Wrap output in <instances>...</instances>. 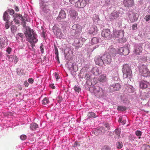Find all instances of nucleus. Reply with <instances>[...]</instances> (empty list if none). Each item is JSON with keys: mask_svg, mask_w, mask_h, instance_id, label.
Instances as JSON below:
<instances>
[{"mask_svg": "<svg viewBox=\"0 0 150 150\" xmlns=\"http://www.w3.org/2000/svg\"><path fill=\"white\" fill-rule=\"evenodd\" d=\"M20 18H21V20L23 22L25 21V17H23L21 15V16L20 17Z\"/></svg>", "mask_w": 150, "mask_h": 150, "instance_id": "obj_57", "label": "nucleus"}, {"mask_svg": "<svg viewBox=\"0 0 150 150\" xmlns=\"http://www.w3.org/2000/svg\"><path fill=\"white\" fill-rule=\"evenodd\" d=\"M140 74L142 76L146 77L149 75L150 71L146 65L142 64L139 69Z\"/></svg>", "mask_w": 150, "mask_h": 150, "instance_id": "obj_3", "label": "nucleus"}, {"mask_svg": "<svg viewBox=\"0 0 150 150\" xmlns=\"http://www.w3.org/2000/svg\"><path fill=\"white\" fill-rule=\"evenodd\" d=\"M99 42V39L97 38H93L91 40V43L92 44H97Z\"/></svg>", "mask_w": 150, "mask_h": 150, "instance_id": "obj_30", "label": "nucleus"}, {"mask_svg": "<svg viewBox=\"0 0 150 150\" xmlns=\"http://www.w3.org/2000/svg\"><path fill=\"white\" fill-rule=\"evenodd\" d=\"M82 38L76 39L73 43L74 46H75V48L78 49L82 47L83 45Z\"/></svg>", "mask_w": 150, "mask_h": 150, "instance_id": "obj_7", "label": "nucleus"}, {"mask_svg": "<svg viewBox=\"0 0 150 150\" xmlns=\"http://www.w3.org/2000/svg\"><path fill=\"white\" fill-rule=\"evenodd\" d=\"M102 58L103 59L104 63L107 64H110L112 61L111 57L109 54L103 55Z\"/></svg>", "mask_w": 150, "mask_h": 150, "instance_id": "obj_9", "label": "nucleus"}, {"mask_svg": "<svg viewBox=\"0 0 150 150\" xmlns=\"http://www.w3.org/2000/svg\"><path fill=\"white\" fill-rule=\"evenodd\" d=\"M119 13L117 11H113L110 16V20L111 21H113L116 19L119 16Z\"/></svg>", "mask_w": 150, "mask_h": 150, "instance_id": "obj_14", "label": "nucleus"}, {"mask_svg": "<svg viewBox=\"0 0 150 150\" xmlns=\"http://www.w3.org/2000/svg\"><path fill=\"white\" fill-rule=\"evenodd\" d=\"M122 72L124 78H130L132 72L128 65L125 64L123 66Z\"/></svg>", "mask_w": 150, "mask_h": 150, "instance_id": "obj_2", "label": "nucleus"}, {"mask_svg": "<svg viewBox=\"0 0 150 150\" xmlns=\"http://www.w3.org/2000/svg\"><path fill=\"white\" fill-rule=\"evenodd\" d=\"M149 83L145 81H141L140 83V87L142 88H146L149 85Z\"/></svg>", "mask_w": 150, "mask_h": 150, "instance_id": "obj_19", "label": "nucleus"}, {"mask_svg": "<svg viewBox=\"0 0 150 150\" xmlns=\"http://www.w3.org/2000/svg\"><path fill=\"white\" fill-rule=\"evenodd\" d=\"M123 47H121L119 49L118 53L121 55H123Z\"/></svg>", "mask_w": 150, "mask_h": 150, "instance_id": "obj_37", "label": "nucleus"}, {"mask_svg": "<svg viewBox=\"0 0 150 150\" xmlns=\"http://www.w3.org/2000/svg\"><path fill=\"white\" fill-rule=\"evenodd\" d=\"M53 31L54 34L57 37H62V33L61 31V30L57 27H55L53 29Z\"/></svg>", "mask_w": 150, "mask_h": 150, "instance_id": "obj_18", "label": "nucleus"}, {"mask_svg": "<svg viewBox=\"0 0 150 150\" xmlns=\"http://www.w3.org/2000/svg\"><path fill=\"white\" fill-rule=\"evenodd\" d=\"M50 86L51 88H52V89H54L55 88V86L54 85V84H51L50 85Z\"/></svg>", "mask_w": 150, "mask_h": 150, "instance_id": "obj_64", "label": "nucleus"}, {"mask_svg": "<svg viewBox=\"0 0 150 150\" xmlns=\"http://www.w3.org/2000/svg\"><path fill=\"white\" fill-rule=\"evenodd\" d=\"M7 52L9 54L11 51V49L10 48H8L6 50Z\"/></svg>", "mask_w": 150, "mask_h": 150, "instance_id": "obj_58", "label": "nucleus"}, {"mask_svg": "<svg viewBox=\"0 0 150 150\" xmlns=\"http://www.w3.org/2000/svg\"><path fill=\"white\" fill-rule=\"evenodd\" d=\"M18 35L21 38H22L23 36V34L22 33H18Z\"/></svg>", "mask_w": 150, "mask_h": 150, "instance_id": "obj_61", "label": "nucleus"}, {"mask_svg": "<svg viewBox=\"0 0 150 150\" xmlns=\"http://www.w3.org/2000/svg\"><path fill=\"white\" fill-rule=\"evenodd\" d=\"M5 27L6 28V29H8V28H9V25H8V21L6 22L5 23Z\"/></svg>", "mask_w": 150, "mask_h": 150, "instance_id": "obj_55", "label": "nucleus"}, {"mask_svg": "<svg viewBox=\"0 0 150 150\" xmlns=\"http://www.w3.org/2000/svg\"><path fill=\"white\" fill-rule=\"evenodd\" d=\"M88 117V118H90L92 117L95 118L97 116L96 114L94 112H89L87 114Z\"/></svg>", "mask_w": 150, "mask_h": 150, "instance_id": "obj_26", "label": "nucleus"}, {"mask_svg": "<svg viewBox=\"0 0 150 150\" xmlns=\"http://www.w3.org/2000/svg\"><path fill=\"white\" fill-rule=\"evenodd\" d=\"M145 19L146 21H148L150 20V15H147L145 17Z\"/></svg>", "mask_w": 150, "mask_h": 150, "instance_id": "obj_48", "label": "nucleus"}, {"mask_svg": "<svg viewBox=\"0 0 150 150\" xmlns=\"http://www.w3.org/2000/svg\"><path fill=\"white\" fill-rule=\"evenodd\" d=\"M78 15L77 12L74 10H71L69 11V16L72 20H75Z\"/></svg>", "mask_w": 150, "mask_h": 150, "instance_id": "obj_11", "label": "nucleus"}, {"mask_svg": "<svg viewBox=\"0 0 150 150\" xmlns=\"http://www.w3.org/2000/svg\"><path fill=\"white\" fill-rule=\"evenodd\" d=\"M98 29L97 27L95 25H93L91 27L89 31V33L90 34H92L97 32Z\"/></svg>", "mask_w": 150, "mask_h": 150, "instance_id": "obj_20", "label": "nucleus"}, {"mask_svg": "<svg viewBox=\"0 0 150 150\" xmlns=\"http://www.w3.org/2000/svg\"><path fill=\"white\" fill-rule=\"evenodd\" d=\"M13 20L16 24H18L19 23V21L18 19H16L15 17H14Z\"/></svg>", "mask_w": 150, "mask_h": 150, "instance_id": "obj_49", "label": "nucleus"}, {"mask_svg": "<svg viewBox=\"0 0 150 150\" xmlns=\"http://www.w3.org/2000/svg\"><path fill=\"white\" fill-rule=\"evenodd\" d=\"M38 125L35 123H32L30 126V128L32 130L35 129L36 128H38Z\"/></svg>", "mask_w": 150, "mask_h": 150, "instance_id": "obj_27", "label": "nucleus"}, {"mask_svg": "<svg viewBox=\"0 0 150 150\" xmlns=\"http://www.w3.org/2000/svg\"><path fill=\"white\" fill-rule=\"evenodd\" d=\"M93 74L95 75H98L99 74V69L96 67H93L92 69Z\"/></svg>", "mask_w": 150, "mask_h": 150, "instance_id": "obj_25", "label": "nucleus"}, {"mask_svg": "<svg viewBox=\"0 0 150 150\" xmlns=\"http://www.w3.org/2000/svg\"><path fill=\"white\" fill-rule=\"evenodd\" d=\"M135 138V137L134 136L132 135H130L129 137V139L131 141H134Z\"/></svg>", "mask_w": 150, "mask_h": 150, "instance_id": "obj_43", "label": "nucleus"}, {"mask_svg": "<svg viewBox=\"0 0 150 150\" xmlns=\"http://www.w3.org/2000/svg\"><path fill=\"white\" fill-rule=\"evenodd\" d=\"M104 126L107 128L106 129L107 130L110 129V126L109 124L108 123H105L104 125Z\"/></svg>", "mask_w": 150, "mask_h": 150, "instance_id": "obj_44", "label": "nucleus"}, {"mask_svg": "<svg viewBox=\"0 0 150 150\" xmlns=\"http://www.w3.org/2000/svg\"><path fill=\"white\" fill-rule=\"evenodd\" d=\"M38 41V40L37 38H35V36H34V38L33 39V40H31V42H29L31 44V46L33 49V50L35 51V49L33 48V47L35 46L34 44H33V43H36Z\"/></svg>", "mask_w": 150, "mask_h": 150, "instance_id": "obj_23", "label": "nucleus"}, {"mask_svg": "<svg viewBox=\"0 0 150 150\" xmlns=\"http://www.w3.org/2000/svg\"><path fill=\"white\" fill-rule=\"evenodd\" d=\"M50 101L49 99L47 98H45L42 101V103L43 105H45L49 103Z\"/></svg>", "mask_w": 150, "mask_h": 150, "instance_id": "obj_29", "label": "nucleus"}, {"mask_svg": "<svg viewBox=\"0 0 150 150\" xmlns=\"http://www.w3.org/2000/svg\"><path fill=\"white\" fill-rule=\"evenodd\" d=\"M123 55H127L129 52V50L127 47H123Z\"/></svg>", "mask_w": 150, "mask_h": 150, "instance_id": "obj_28", "label": "nucleus"}, {"mask_svg": "<svg viewBox=\"0 0 150 150\" xmlns=\"http://www.w3.org/2000/svg\"><path fill=\"white\" fill-rule=\"evenodd\" d=\"M126 41V40L124 36L121 38H119L118 39V41L119 42L121 43H124Z\"/></svg>", "mask_w": 150, "mask_h": 150, "instance_id": "obj_31", "label": "nucleus"}, {"mask_svg": "<svg viewBox=\"0 0 150 150\" xmlns=\"http://www.w3.org/2000/svg\"><path fill=\"white\" fill-rule=\"evenodd\" d=\"M8 12L9 14L11 15H13L14 13V10L12 9H9L8 10Z\"/></svg>", "mask_w": 150, "mask_h": 150, "instance_id": "obj_39", "label": "nucleus"}, {"mask_svg": "<svg viewBox=\"0 0 150 150\" xmlns=\"http://www.w3.org/2000/svg\"><path fill=\"white\" fill-rule=\"evenodd\" d=\"M82 28L79 25L74 24L72 27L71 33L73 35H79L81 32Z\"/></svg>", "mask_w": 150, "mask_h": 150, "instance_id": "obj_5", "label": "nucleus"}, {"mask_svg": "<svg viewBox=\"0 0 150 150\" xmlns=\"http://www.w3.org/2000/svg\"><path fill=\"white\" fill-rule=\"evenodd\" d=\"M123 3L126 7H132L134 5V0H124Z\"/></svg>", "mask_w": 150, "mask_h": 150, "instance_id": "obj_16", "label": "nucleus"}, {"mask_svg": "<svg viewBox=\"0 0 150 150\" xmlns=\"http://www.w3.org/2000/svg\"><path fill=\"white\" fill-rule=\"evenodd\" d=\"M111 32L108 29H106L103 30L101 33L102 36L104 38H110Z\"/></svg>", "mask_w": 150, "mask_h": 150, "instance_id": "obj_12", "label": "nucleus"}, {"mask_svg": "<svg viewBox=\"0 0 150 150\" xmlns=\"http://www.w3.org/2000/svg\"><path fill=\"white\" fill-rule=\"evenodd\" d=\"M13 55H11L9 57V60L10 61H13Z\"/></svg>", "mask_w": 150, "mask_h": 150, "instance_id": "obj_56", "label": "nucleus"}, {"mask_svg": "<svg viewBox=\"0 0 150 150\" xmlns=\"http://www.w3.org/2000/svg\"><path fill=\"white\" fill-rule=\"evenodd\" d=\"M13 61H14V62L15 64L16 63L18 62V58L17 56L16 55H13Z\"/></svg>", "mask_w": 150, "mask_h": 150, "instance_id": "obj_45", "label": "nucleus"}, {"mask_svg": "<svg viewBox=\"0 0 150 150\" xmlns=\"http://www.w3.org/2000/svg\"><path fill=\"white\" fill-rule=\"evenodd\" d=\"M28 82L30 83H32L34 82V80L32 78H29L28 80Z\"/></svg>", "mask_w": 150, "mask_h": 150, "instance_id": "obj_52", "label": "nucleus"}, {"mask_svg": "<svg viewBox=\"0 0 150 150\" xmlns=\"http://www.w3.org/2000/svg\"><path fill=\"white\" fill-rule=\"evenodd\" d=\"M117 110L121 111H125L126 110V108L125 106H118Z\"/></svg>", "mask_w": 150, "mask_h": 150, "instance_id": "obj_33", "label": "nucleus"}, {"mask_svg": "<svg viewBox=\"0 0 150 150\" xmlns=\"http://www.w3.org/2000/svg\"><path fill=\"white\" fill-rule=\"evenodd\" d=\"M79 0H69L70 2L72 4H75Z\"/></svg>", "mask_w": 150, "mask_h": 150, "instance_id": "obj_46", "label": "nucleus"}, {"mask_svg": "<svg viewBox=\"0 0 150 150\" xmlns=\"http://www.w3.org/2000/svg\"><path fill=\"white\" fill-rule=\"evenodd\" d=\"M98 79L100 82H102L106 81L107 80L106 76L105 74L100 76Z\"/></svg>", "mask_w": 150, "mask_h": 150, "instance_id": "obj_22", "label": "nucleus"}, {"mask_svg": "<svg viewBox=\"0 0 150 150\" xmlns=\"http://www.w3.org/2000/svg\"><path fill=\"white\" fill-rule=\"evenodd\" d=\"M107 130H108L107 129H105V128L103 127H100L99 128V129L98 130V131L99 132L100 131H101L102 134L104 133Z\"/></svg>", "mask_w": 150, "mask_h": 150, "instance_id": "obj_35", "label": "nucleus"}, {"mask_svg": "<svg viewBox=\"0 0 150 150\" xmlns=\"http://www.w3.org/2000/svg\"><path fill=\"white\" fill-rule=\"evenodd\" d=\"M142 150H150V146L147 145H144L142 147Z\"/></svg>", "mask_w": 150, "mask_h": 150, "instance_id": "obj_32", "label": "nucleus"}, {"mask_svg": "<svg viewBox=\"0 0 150 150\" xmlns=\"http://www.w3.org/2000/svg\"><path fill=\"white\" fill-rule=\"evenodd\" d=\"M86 4L85 0H79L76 3L75 6L78 8H83L86 5Z\"/></svg>", "mask_w": 150, "mask_h": 150, "instance_id": "obj_13", "label": "nucleus"}, {"mask_svg": "<svg viewBox=\"0 0 150 150\" xmlns=\"http://www.w3.org/2000/svg\"><path fill=\"white\" fill-rule=\"evenodd\" d=\"M15 10L16 11H18L19 10V9L18 6H16L15 8Z\"/></svg>", "mask_w": 150, "mask_h": 150, "instance_id": "obj_63", "label": "nucleus"}, {"mask_svg": "<svg viewBox=\"0 0 150 150\" xmlns=\"http://www.w3.org/2000/svg\"><path fill=\"white\" fill-rule=\"evenodd\" d=\"M95 61L96 64L100 66L103 65L104 63L103 59L102 58V56H96L95 58Z\"/></svg>", "mask_w": 150, "mask_h": 150, "instance_id": "obj_10", "label": "nucleus"}, {"mask_svg": "<svg viewBox=\"0 0 150 150\" xmlns=\"http://www.w3.org/2000/svg\"><path fill=\"white\" fill-rule=\"evenodd\" d=\"M66 17V13L63 10H61L60 11L58 16L57 18V20H61V19L65 18Z\"/></svg>", "mask_w": 150, "mask_h": 150, "instance_id": "obj_17", "label": "nucleus"}, {"mask_svg": "<svg viewBox=\"0 0 150 150\" xmlns=\"http://www.w3.org/2000/svg\"><path fill=\"white\" fill-rule=\"evenodd\" d=\"M5 38L4 37H1L0 38V42L1 46L4 45Z\"/></svg>", "mask_w": 150, "mask_h": 150, "instance_id": "obj_34", "label": "nucleus"}, {"mask_svg": "<svg viewBox=\"0 0 150 150\" xmlns=\"http://www.w3.org/2000/svg\"><path fill=\"white\" fill-rule=\"evenodd\" d=\"M20 138L22 140H24L26 139L27 137L24 134L20 136Z\"/></svg>", "mask_w": 150, "mask_h": 150, "instance_id": "obj_47", "label": "nucleus"}, {"mask_svg": "<svg viewBox=\"0 0 150 150\" xmlns=\"http://www.w3.org/2000/svg\"><path fill=\"white\" fill-rule=\"evenodd\" d=\"M74 90L76 92H79L80 91H81V88L79 87L78 86H75L74 87Z\"/></svg>", "mask_w": 150, "mask_h": 150, "instance_id": "obj_40", "label": "nucleus"}, {"mask_svg": "<svg viewBox=\"0 0 150 150\" xmlns=\"http://www.w3.org/2000/svg\"><path fill=\"white\" fill-rule=\"evenodd\" d=\"M115 133L117 137L119 138L120 137V131H119L118 129H116Z\"/></svg>", "mask_w": 150, "mask_h": 150, "instance_id": "obj_38", "label": "nucleus"}, {"mask_svg": "<svg viewBox=\"0 0 150 150\" xmlns=\"http://www.w3.org/2000/svg\"><path fill=\"white\" fill-rule=\"evenodd\" d=\"M124 32L123 30H114L111 38H120L124 36Z\"/></svg>", "mask_w": 150, "mask_h": 150, "instance_id": "obj_6", "label": "nucleus"}, {"mask_svg": "<svg viewBox=\"0 0 150 150\" xmlns=\"http://www.w3.org/2000/svg\"><path fill=\"white\" fill-rule=\"evenodd\" d=\"M93 90L96 96L99 98L102 97L104 94V90L98 86H96L93 88Z\"/></svg>", "mask_w": 150, "mask_h": 150, "instance_id": "obj_4", "label": "nucleus"}, {"mask_svg": "<svg viewBox=\"0 0 150 150\" xmlns=\"http://www.w3.org/2000/svg\"><path fill=\"white\" fill-rule=\"evenodd\" d=\"M117 147L118 149H121L123 146L122 142H117L116 143Z\"/></svg>", "mask_w": 150, "mask_h": 150, "instance_id": "obj_36", "label": "nucleus"}, {"mask_svg": "<svg viewBox=\"0 0 150 150\" xmlns=\"http://www.w3.org/2000/svg\"><path fill=\"white\" fill-rule=\"evenodd\" d=\"M143 48L141 45L138 46L134 50V53L137 54H140L142 53Z\"/></svg>", "mask_w": 150, "mask_h": 150, "instance_id": "obj_21", "label": "nucleus"}, {"mask_svg": "<svg viewBox=\"0 0 150 150\" xmlns=\"http://www.w3.org/2000/svg\"><path fill=\"white\" fill-rule=\"evenodd\" d=\"M55 55H58V54H59L58 50L56 48H55Z\"/></svg>", "mask_w": 150, "mask_h": 150, "instance_id": "obj_60", "label": "nucleus"}, {"mask_svg": "<svg viewBox=\"0 0 150 150\" xmlns=\"http://www.w3.org/2000/svg\"><path fill=\"white\" fill-rule=\"evenodd\" d=\"M17 73L19 75H21L23 74V70L21 69H20L18 71H17Z\"/></svg>", "mask_w": 150, "mask_h": 150, "instance_id": "obj_50", "label": "nucleus"}, {"mask_svg": "<svg viewBox=\"0 0 150 150\" xmlns=\"http://www.w3.org/2000/svg\"><path fill=\"white\" fill-rule=\"evenodd\" d=\"M137 24H134L132 26V29L133 30H135L137 29Z\"/></svg>", "mask_w": 150, "mask_h": 150, "instance_id": "obj_54", "label": "nucleus"}, {"mask_svg": "<svg viewBox=\"0 0 150 150\" xmlns=\"http://www.w3.org/2000/svg\"><path fill=\"white\" fill-rule=\"evenodd\" d=\"M21 15L20 14H16L15 15H13V17H15V18H20V17H21Z\"/></svg>", "mask_w": 150, "mask_h": 150, "instance_id": "obj_53", "label": "nucleus"}, {"mask_svg": "<svg viewBox=\"0 0 150 150\" xmlns=\"http://www.w3.org/2000/svg\"><path fill=\"white\" fill-rule=\"evenodd\" d=\"M43 45H41L40 47V50L41 52L42 53H44V49L43 48Z\"/></svg>", "mask_w": 150, "mask_h": 150, "instance_id": "obj_51", "label": "nucleus"}, {"mask_svg": "<svg viewBox=\"0 0 150 150\" xmlns=\"http://www.w3.org/2000/svg\"><path fill=\"white\" fill-rule=\"evenodd\" d=\"M74 146H80V144L79 143V142H76L74 144Z\"/></svg>", "mask_w": 150, "mask_h": 150, "instance_id": "obj_59", "label": "nucleus"}, {"mask_svg": "<svg viewBox=\"0 0 150 150\" xmlns=\"http://www.w3.org/2000/svg\"><path fill=\"white\" fill-rule=\"evenodd\" d=\"M24 84L25 85V86L27 87H28L29 85L28 83L26 81H25L24 82Z\"/></svg>", "mask_w": 150, "mask_h": 150, "instance_id": "obj_62", "label": "nucleus"}, {"mask_svg": "<svg viewBox=\"0 0 150 150\" xmlns=\"http://www.w3.org/2000/svg\"><path fill=\"white\" fill-rule=\"evenodd\" d=\"M128 17L129 18V19L131 22L133 23L137 21L139 17V15L138 13L130 12L129 13Z\"/></svg>", "mask_w": 150, "mask_h": 150, "instance_id": "obj_8", "label": "nucleus"}, {"mask_svg": "<svg viewBox=\"0 0 150 150\" xmlns=\"http://www.w3.org/2000/svg\"><path fill=\"white\" fill-rule=\"evenodd\" d=\"M135 133L137 136H140L142 134V132L139 130H137L135 131Z\"/></svg>", "mask_w": 150, "mask_h": 150, "instance_id": "obj_41", "label": "nucleus"}, {"mask_svg": "<svg viewBox=\"0 0 150 150\" xmlns=\"http://www.w3.org/2000/svg\"><path fill=\"white\" fill-rule=\"evenodd\" d=\"M121 85L119 83L113 84L110 86V88L112 91H119L120 89Z\"/></svg>", "mask_w": 150, "mask_h": 150, "instance_id": "obj_15", "label": "nucleus"}, {"mask_svg": "<svg viewBox=\"0 0 150 150\" xmlns=\"http://www.w3.org/2000/svg\"><path fill=\"white\" fill-rule=\"evenodd\" d=\"M3 17L4 20L6 22L9 20V16L6 11L4 12Z\"/></svg>", "mask_w": 150, "mask_h": 150, "instance_id": "obj_24", "label": "nucleus"}, {"mask_svg": "<svg viewBox=\"0 0 150 150\" xmlns=\"http://www.w3.org/2000/svg\"><path fill=\"white\" fill-rule=\"evenodd\" d=\"M102 150H111V149L109 146L105 145L102 148Z\"/></svg>", "mask_w": 150, "mask_h": 150, "instance_id": "obj_42", "label": "nucleus"}, {"mask_svg": "<svg viewBox=\"0 0 150 150\" xmlns=\"http://www.w3.org/2000/svg\"><path fill=\"white\" fill-rule=\"evenodd\" d=\"M24 34L27 39V40L29 42H31V40L34 38V36L35 38H37V35L34 32L33 29H31L29 27L26 28V30L24 33Z\"/></svg>", "mask_w": 150, "mask_h": 150, "instance_id": "obj_1", "label": "nucleus"}]
</instances>
